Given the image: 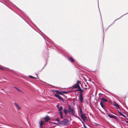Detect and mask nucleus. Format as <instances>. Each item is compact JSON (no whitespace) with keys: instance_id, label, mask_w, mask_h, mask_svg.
<instances>
[{"instance_id":"f257e3e1","label":"nucleus","mask_w":128,"mask_h":128,"mask_svg":"<svg viewBox=\"0 0 128 128\" xmlns=\"http://www.w3.org/2000/svg\"><path fill=\"white\" fill-rule=\"evenodd\" d=\"M57 107L59 109V110L60 111L59 113L60 116V117L62 118H63V117L62 116V112L61 110H62V106H59V105H57Z\"/></svg>"},{"instance_id":"f03ea898","label":"nucleus","mask_w":128,"mask_h":128,"mask_svg":"<svg viewBox=\"0 0 128 128\" xmlns=\"http://www.w3.org/2000/svg\"><path fill=\"white\" fill-rule=\"evenodd\" d=\"M68 106L69 107L68 110L70 113L71 112L72 114L74 115L75 114L74 110L72 107H71L70 106L68 105Z\"/></svg>"},{"instance_id":"7ed1b4c3","label":"nucleus","mask_w":128,"mask_h":128,"mask_svg":"<svg viewBox=\"0 0 128 128\" xmlns=\"http://www.w3.org/2000/svg\"><path fill=\"white\" fill-rule=\"evenodd\" d=\"M80 83L79 81H78L77 83L73 87V88H78V89L79 88V87H80L78 84L79 83Z\"/></svg>"},{"instance_id":"20e7f679","label":"nucleus","mask_w":128,"mask_h":128,"mask_svg":"<svg viewBox=\"0 0 128 128\" xmlns=\"http://www.w3.org/2000/svg\"><path fill=\"white\" fill-rule=\"evenodd\" d=\"M54 96L58 98L60 100H61L62 102H64L63 99L61 98L60 96L57 94H54Z\"/></svg>"},{"instance_id":"39448f33","label":"nucleus","mask_w":128,"mask_h":128,"mask_svg":"<svg viewBox=\"0 0 128 128\" xmlns=\"http://www.w3.org/2000/svg\"><path fill=\"white\" fill-rule=\"evenodd\" d=\"M70 112L67 109H64V114L66 116H68L70 115Z\"/></svg>"},{"instance_id":"423d86ee","label":"nucleus","mask_w":128,"mask_h":128,"mask_svg":"<svg viewBox=\"0 0 128 128\" xmlns=\"http://www.w3.org/2000/svg\"><path fill=\"white\" fill-rule=\"evenodd\" d=\"M44 119L45 120V122H48V121L50 120V118L49 116H47L44 118Z\"/></svg>"},{"instance_id":"0eeeda50","label":"nucleus","mask_w":128,"mask_h":128,"mask_svg":"<svg viewBox=\"0 0 128 128\" xmlns=\"http://www.w3.org/2000/svg\"><path fill=\"white\" fill-rule=\"evenodd\" d=\"M68 58L69 61L72 62H75L74 60L72 57H70L69 58Z\"/></svg>"},{"instance_id":"6e6552de","label":"nucleus","mask_w":128,"mask_h":128,"mask_svg":"<svg viewBox=\"0 0 128 128\" xmlns=\"http://www.w3.org/2000/svg\"><path fill=\"white\" fill-rule=\"evenodd\" d=\"M80 100L81 102L82 103L83 102V98L82 96V94H80Z\"/></svg>"},{"instance_id":"1a4fd4ad","label":"nucleus","mask_w":128,"mask_h":128,"mask_svg":"<svg viewBox=\"0 0 128 128\" xmlns=\"http://www.w3.org/2000/svg\"><path fill=\"white\" fill-rule=\"evenodd\" d=\"M14 104L16 106L17 108L18 109V110H19L21 109V108L19 106V105L16 102H14Z\"/></svg>"},{"instance_id":"9d476101","label":"nucleus","mask_w":128,"mask_h":128,"mask_svg":"<svg viewBox=\"0 0 128 128\" xmlns=\"http://www.w3.org/2000/svg\"><path fill=\"white\" fill-rule=\"evenodd\" d=\"M69 120L66 119H64V126L67 125L69 122Z\"/></svg>"},{"instance_id":"9b49d317","label":"nucleus","mask_w":128,"mask_h":128,"mask_svg":"<svg viewBox=\"0 0 128 128\" xmlns=\"http://www.w3.org/2000/svg\"><path fill=\"white\" fill-rule=\"evenodd\" d=\"M108 116H109V117L111 118H114L115 119H117V117L116 116H111L110 114H108Z\"/></svg>"},{"instance_id":"f8f14e48","label":"nucleus","mask_w":128,"mask_h":128,"mask_svg":"<svg viewBox=\"0 0 128 128\" xmlns=\"http://www.w3.org/2000/svg\"><path fill=\"white\" fill-rule=\"evenodd\" d=\"M76 90L77 91H80V94H82V92H83L84 91V90H82L80 88V87H79V88L78 90Z\"/></svg>"},{"instance_id":"ddd939ff","label":"nucleus","mask_w":128,"mask_h":128,"mask_svg":"<svg viewBox=\"0 0 128 128\" xmlns=\"http://www.w3.org/2000/svg\"><path fill=\"white\" fill-rule=\"evenodd\" d=\"M128 14V13H127L125 14H124L123 15H122V16H121L120 18H118L117 19H116V20H114V22L112 23V24L110 25L109 26H111L113 24H114V22L116 21V20H118L119 19H120V18H122V17L123 16H124V15H125L127 14Z\"/></svg>"},{"instance_id":"4468645a","label":"nucleus","mask_w":128,"mask_h":128,"mask_svg":"<svg viewBox=\"0 0 128 128\" xmlns=\"http://www.w3.org/2000/svg\"><path fill=\"white\" fill-rule=\"evenodd\" d=\"M44 124V122L42 121H41L39 122L40 125V128H42V126Z\"/></svg>"},{"instance_id":"2eb2a0df","label":"nucleus","mask_w":128,"mask_h":128,"mask_svg":"<svg viewBox=\"0 0 128 128\" xmlns=\"http://www.w3.org/2000/svg\"><path fill=\"white\" fill-rule=\"evenodd\" d=\"M114 105L118 108H119L120 107V105H118L116 102H114Z\"/></svg>"},{"instance_id":"dca6fc26","label":"nucleus","mask_w":128,"mask_h":128,"mask_svg":"<svg viewBox=\"0 0 128 128\" xmlns=\"http://www.w3.org/2000/svg\"><path fill=\"white\" fill-rule=\"evenodd\" d=\"M85 116L84 114L83 113H82L81 114V118H83V119H85Z\"/></svg>"},{"instance_id":"f3484780","label":"nucleus","mask_w":128,"mask_h":128,"mask_svg":"<svg viewBox=\"0 0 128 128\" xmlns=\"http://www.w3.org/2000/svg\"><path fill=\"white\" fill-rule=\"evenodd\" d=\"M80 78V80H87V79H86L84 77L82 76H81V78Z\"/></svg>"},{"instance_id":"a211bd4d","label":"nucleus","mask_w":128,"mask_h":128,"mask_svg":"<svg viewBox=\"0 0 128 128\" xmlns=\"http://www.w3.org/2000/svg\"><path fill=\"white\" fill-rule=\"evenodd\" d=\"M58 123L60 124L63 125L64 124V120H63L62 121L58 122Z\"/></svg>"},{"instance_id":"6ab92c4d","label":"nucleus","mask_w":128,"mask_h":128,"mask_svg":"<svg viewBox=\"0 0 128 128\" xmlns=\"http://www.w3.org/2000/svg\"><path fill=\"white\" fill-rule=\"evenodd\" d=\"M101 99L102 100V101L103 102H106L107 101V100L103 98H102Z\"/></svg>"},{"instance_id":"aec40b11","label":"nucleus","mask_w":128,"mask_h":128,"mask_svg":"<svg viewBox=\"0 0 128 128\" xmlns=\"http://www.w3.org/2000/svg\"><path fill=\"white\" fill-rule=\"evenodd\" d=\"M118 112H119V113L123 117L126 118V116L124 115L121 112L120 110V111H118Z\"/></svg>"},{"instance_id":"412c9836","label":"nucleus","mask_w":128,"mask_h":128,"mask_svg":"<svg viewBox=\"0 0 128 128\" xmlns=\"http://www.w3.org/2000/svg\"><path fill=\"white\" fill-rule=\"evenodd\" d=\"M100 105L102 108H104L105 106L103 105V103L102 102H100Z\"/></svg>"},{"instance_id":"4be33fe9","label":"nucleus","mask_w":128,"mask_h":128,"mask_svg":"<svg viewBox=\"0 0 128 128\" xmlns=\"http://www.w3.org/2000/svg\"><path fill=\"white\" fill-rule=\"evenodd\" d=\"M14 88L17 90H18V91L20 92H22V91L21 90L19 89V88H17L14 86Z\"/></svg>"},{"instance_id":"5701e85b","label":"nucleus","mask_w":128,"mask_h":128,"mask_svg":"<svg viewBox=\"0 0 128 128\" xmlns=\"http://www.w3.org/2000/svg\"><path fill=\"white\" fill-rule=\"evenodd\" d=\"M29 77L30 78H31L33 79H37L38 78V77L37 76H36V77H34L32 76H29Z\"/></svg>"},{"instance_id":"b1692460","label":"nucleus","mask_w":128,"mask_h":128,"mask_svg":"<svg viewBox=\"0 0 128 128\" xmlns=\"http://www.w3.org/2000/svg\"><path fill=\"white\" fill-rule=\"evenodd\" d=\"M55 92L56 93V94H60V92H59L58 90H55Z\"/></svg>"},{"instance_id":"393cba45","label":"nucleus","mask_w":128,"mask_h":128,"mask_svg":"<svg viewBox=\"0 0 128 128\" xmlns=\"http://www.w3.org/2000/svg\"><path fill=\"white\" fill-rule=\"evenodd\" d=\"M95 124H96V125H98V126H102V127H104V128H105L104 126H101V125H100V124H97V123H95Z\"/></svg>"},{"instance_id":"a878e982","label":"nucleus","mask_w":128,"mask_h":128,"mask_svg":"<svg viewBox=\"0 0 128 128\" xmlns=\"http://www.w3.org/2000/svg\"><path fill=\"white\" fill-rule=\"evenodd\" d=\"M62 93H64V92H60V94H60L61 95H63V94H62Z\"/></svg>"},{"instance_id":"bb28decb","label":"nucleus","mask_w":128,"mask_h":128,"mask_svg":"<svg viewBox=\"0 0 128 128\" xmlns=\"http://www.w3.org/2000/svg\"><path fill=\"white\" fill-rule=\"evenodd\" d=\"M0 69L1 70H4V68H2L0 66Z\"/></svg>"},{"instance_id":"cd10ccee","label":"nucleus","mask_w":128,"mask_h":128,"mask_svg":"<svg viewBox=\"0 0 128 128\" xmlns=\"http://www.w3.org/2000/svg\"><path fill=\"white\" fill-rule=\"evenodd\" d=\"M80 112L81 114L82 113V109L81 108H80Z\"/></svg>"},{"instance_id":"c85d7f7f","label":"nucleus","mask_w":128,"mask_h":128,"mask_svg":"<svg viewBox=\"0 0 128 128\" xmlns=\"http://www.w3.org/2000/svg\"><path fill=\"white\" fill-rule=\"evenodd\" d=\"M56 120L58 121V122H59V119H56Z\"/></svg>"},{"instance_id":"c756f323","label":"nucleus","mask_w":128,"mask_h":128,"mask_svg":"<svg viewBox=\"0 0 128 128\" xmlns=\"http://www.w3.org/2000/svg\"><path fill=\"white\" fill-rule=\"evenodd\" d=\"M104 35L103 36V42L104 41Z\"/></svg>"},{"instance_id":"7c9ffc66","label":"nucleus","mask_w":128,"mask_h":128,"mask_svg":"<svg viewBox=\"0 0 128 128\" xmlns=\"http://www.w3.org/2000/svg\"><path fill=\"white\" fill-rule=\"evenodd\" d=\"M84 128H86V126L85 125H84Z\"/></svg>"},{"instance_id":"2f4dec72","label":"nucleus","mask_w":128,"mask_h":128,"mask_svg":"<svg viewBox=\"0 0 128 128\" xmlns=\"http://www.w3.org/2000/svg\"><path fill=\"white\" fill-rule=\"evenodd\" d=\"M6 82V81H3V82H0V83H2V82Z\"/></svg>"},{"instance_id":"473e14b6","label":"nucleus","mask_w":128,"mask_h":128,"mask_svg":"<svg viewBox=\"0 0 128 128\" xmlns=\"http://www.w3.org/2000/svg\"><path fill=\"white\" fill-rule=\"evenodd\" d=\"M1 90H4V88H1Z\"/></svg>"},{"instance_id":"72a5a7b5","label":"nucleus","mask_w":128,"mask_h":128,"mask_svg":"<svg viewBox=\"0 0 128 128\" xmlns=\"http://www.w3.org/2000/svg\"><path fill=\"white\" fill-rule=\"evenodd\" d=\"M126 122V123H128V121H127Z\"/></svg>"},{"instance_id":"f704fd0d","label":"nucleus","mask_w":128,"mask_h":128,"mask_svg":"<svg viewBox=\"0 0 128 128\" xmlns=\"http://www.w3.org/2000/svg\"><path fill=\"white\" fill-rule=\"evenodd\" d=\"M64 94H66V93H67V92H64Z\"/></svg>"},{"instance_id":"c9c22d12","label":"nucleus","mask_w":128,"mask_h":128,"mask_svg":"<svg viewBox=\"0 0 128 128\" xmlns=\"http://www.w3.org/2000/svg\"><path fill=\"white\" fill-rule=\"evenodd\" d=\"M98 8L99 9V6H98Z\"/></svg>"},{"instance_id":"e433bc0d","label":"nucleus","mask_w":128,"mask_h":128,"mask_svg":"<svg viewBox=\"0 0 128 128\" xmlns=\"http://www.w3.org/2000/svg\"><path fill=\"white\" fill-rule=\"evenodd\" d=\"M88 80H90L89 78H88Z\"/></svg>"},{"instance_id":"4c0bfd02","label":"nucleus","mask_w":128,"mask_h":128,"mask_svg":"<svg viewBox=\"0 0 128 128\" xmlns=\"http://www.w3.org/2000/svg\"><path fill=\"white\" fill-rule=\"evenodd\" d=\"M64 97L65 98H66L65 96H64Z\"/></svg>"},{"instance_id":"58836bf2","label":"nucleus","mask_w":128,"mask_h":128,"mask_svg":"<svg viewBox=\"0 0 128 128\" xmlns=\"http://www.w3.org/2000/svg\"><path fill=\"white\" fill-rule=\"evenodd\" d=\"M103 32H104V31L103 30Z\"/></svg>"},{"instance_id":"ea45409f","label":"nucleus","mask_w":128,"mask_h":128,"mask_svg":"<svg viewBox=\"0 0 128 128\" xmlns=\"http://www.w3.org/2000/svg\"><path fill=\"white\" fill-rule=\"evenodd\" d=\"M89 81H91V80H89Z\"/></svg>"},{"instance_id":"a19ab883","label":"nucleus","mask_w":128,"mask_h":128,"mask_svg":"<svg viewBox=\"0 0 128 128\" xmlns=\"http://www.w3.org/2000/svg\"><path fill=\"white\" fill-rule=\"evenodd\" d=\"M86 128H87L86 127Z\"/></svg>"}]
</instances>
